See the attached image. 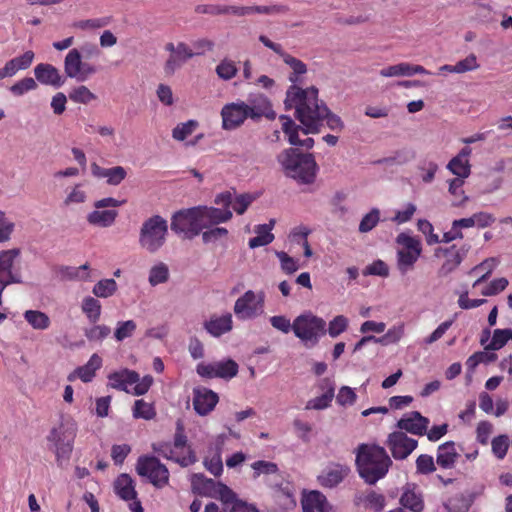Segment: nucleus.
Returning a JSON list of instances; mask_svg holds the SVG:
<instances>
[{
  "label": "nucleus",
  "instance_id": "6e6552de",
  "mask_svg": "<svg viewBox=\"0 0 512 512\" xmlns=\"http://www.w3.org/2000/svg\"><path fill=\"white\" fill-rule=\"evenodd\" d=\"M396 242L403 246L397 251V268L402 275L414 268L415 263L422 252L420 240L401 233L397 236Z\"/></svg>",
  "mask_w": 512,
  "mask_h": 512
},
{
  "label": "nucleus",
  "instance_id": "f03ea898",
  "mask_svg": "<svg viewBox=\"0 0 512 512\" xmlns=\"http://www.w3.org/2000/svg\"><path fill=\"white\" fill-rule=\"evenodd\" d=\"M231 210H221L213 206H195L175 212L171 217V230L192 239L205 228L228 222L232 218Z\"/></svg>",
  "mask_w": 512,
  "mask_h": 512
},
{
  "label": "nucleus",
  "instance_id": "e433bc0d",
  "mask_svg": "<svg viewBox=\"0 0 512 512\" xmlns=\"http://www.w3.org/2000/svg\"><path fill=\"white\" fill-rule=\"evenodd\" d=\"M257 236L249 240V247L251 249L266 246L274 240V235L270 232L269 226L258 225L255 227Z\"/></svg>",
  "mask_w": 512,
  "mask_h": 512
},
{
  "label": "nucleus",
  "instance_id": "13d9d810",
  "mask_svg": "<svg viewBox=\"0 0 512 512\" xmlns=\"http://www.w3.org/2000/svg\"><path fill=\"white\" fill-rule=\"evenodd\" d=\"M334 396L330 392H324L322 395L310 399L305 406L306 410H323L330 406Z\"/></svg>",
  "mask_w": 512,
  "mask_h": 512
},
{
  "label": "nucleus",
  "instance_id": "f8f14e48",
  "mask_svg": "<svg viewBox=\"0 0 512 512\" xmlns=\"http://www.w3.org/2000/svg\"><path fill=\"white\" fill-rule=\"evenodd\" d=\"M259 41L265 47L271 49L273 52L279 55L283 62L292 69L293 72L289 75V81L294 84L293 86H297L296 83L300 81L299 76L304 75L307 72L306 64L303 61L288 54L286 51H284L280 44L271 41L265 35H260Z\"/></svg>",
  "mask_w": 512,
  "mask_h": 512
},
{
  "label": "nucleus",
  "instance_id": "ea45409f",
  "mask_svg": "<svg viewBox=\"0 0 512 512\" xmlns=\"http://www.w3.org/2000/svg\"><path fill=\"white\" fill-rule=\"evenodd\" d=\"M117 283L114 279H102L93 287V294L96 297L108 298L117 291Z\"/></svg>",
  "mask_w": 512,
  "mask_h": 512
},
{
  "label": "nucleus",
  "instance_id": "0e129e2a",
  "mask_svg": "<svg viewBox=\"0 0 512 512\" xmlns=\"http://www.w3.org/2000/svg\"><path fill=\"white\" fill-rule=\"evenodd\" d=\"M417 472L420 474H429L436 470L434 459L427 454H421L416 459Z\"/></svg>",
  "mask_w": 512,
  "mask_h": 512
},
{
  "label": "nucleus",
  "instance_id": "49530a36",
  "mask_svg": "<svg viewBox=\"0 0 512 512\" xmlns=\"http://www.w3.org/2000/svg\"><path fill=\"white\" fill-rule=\"evenodd\" d=\"M496 359L497 355L495 353H488L486 350L478 351L467 359L466 366L470 372H473L480 363H490L496 361Z\"/></svg>",
  "mask_w": 512,
  "mask_h": 512
},
{
  "label": "nucleus",
  "instance_id": "f3484780",
  "mask_svg": "<svg viewBox=\"0 0 512 512\" xmlns=\"http://www.w3.org/2000/svg\"><path fill=\"white\" fill-rule=\"evenodd\" d=\"M246 106H248L246 109L249 118L254 121L259 120L261 117H265L268 120L276 118V113L272 108L270 100L263 94L251 96L246 102Z\"/></svg>",
  "mask_w": 512,
  "mask_h": 512
},
{
  "label": "nucleus",
  "instance_id": "bb28decb",
  "mask_svg": "<svg viewBox=\"0 0 512 512\" xmlns=\"http://www.w3.org/2000/svg\"><path fill=\"white\" fill-rule=\"evenodd\" d=\"M303 512H330L326 497L319 491H311L302 499Z\"/></svg>",
  "mask_w": 512,
  "mask_h": 512
},
{
  "label": "nucleus",
  "instance_id": "338daca9",
  "mask_svg": "<svg viewBox=\"0 0 512 512\" xmlns=\"http://www.w3.org/2000/svg\"><path fill=\"white\" fill-rule=\"evenodd\" d=\"M356 399V393L348 386H342L336 396V401L341 406L353 405Z\"/></svg>",
  "mask_w": 512,
  "mask_h": 512
},
{
  "label": "nucleus",
  "instance_id": "dca6fc26",
  "mask_svg": "<svg viewBox=\"0 0 512 512\" xmlns=\"http://www.w3.org/2000/svg\"><path fill=\"white\" fill-rule=\"evenodd\" d=\"M469 250V246H463L460 249H456V246L453 245L450 248L443 249L438 248L435 251V255L439 256L440 253L446 257L445 262L438 270V276L446 277L451 272H453L463 261Z\"/></svg>",
  "mask_w": 512,
  "mask_h": 512
},
{
  "label": "nucleus",
  "instance_id": "37998d69",
  "mask_svg": "<svg viewBox=\"0 0 512 512\" xmlns=\"http://www.w3.org/2000/svg\"><path fill=\"white\" fill-rule=\"evenodd\" d=\"M229 232L224 227H218L217 225L210 228H205L202 232V241L204 244L216 243L222 239H226Z\"/></svg>",
  "mask_w": 512,
  "mask_h": 512
},
{
  "label": "nucleus",
  "instance_id": "5701e85b",
  "mask_svg": "<svg viewBox=\"0 0 512 512\" xmlns=\"http://www.w3.org/2000/svg\"><path fill=\"white\" fill-rule=\"evenodd\" d=\"M34 57V52L28 50L22 55L7 61L5 65L0 68V80H3L7 77H13L17 74L18 71L28 69L34 60Z\"/></svg>",
  "mask_w": 512,
  "mask_h": 512
},
{
  "label": "nucleus",
  "instance_id": "09e8293b",
  "mask_svg": "<svg viewBox=\"0 0 512 512\" xmlns=\"http://www.w3.org/2000/svg\"><path fill=\"white\" fill-rule=\"evenodd\" d=\"M69 98L79 104H88L91 101L95 100L97 96L91 92L86 86L81 85L76 88H74L69 93Z\"/></svg>",
  "mask_w": 512,
  "mask_h": 512
},
{
  "label": "nucleus",
  "instance_id": "69168bd1",
  "mask_svg": "<svg viewBox=\"0 0 512 512\" xmlns=\"http://www.w3.org/2000/svg\"><path fill=\"white\" fill-rule=\"evenodd\" d=\"M404 334V327L394 326L389 329L382 337H379V343L382 345H389L397 343Z\"/></svg>",
  "mask_w": 512,
  "mask_h": 512
},
{
  "label": "nucleus",
  "instance_id": "aec40b11",
  "mask_svg": "<svg viewBox=\"0 0 512 512\" xmlns=\"http://www.w3.org/2000/svg\"><path fill=\"white\" fill-rule=\"evenodd\" d=\"M429 419L418 411L406 413L398 422L397 427L414 435L422 436L427 433Z\"/></svg>",
  "mask_w": 512,
  "mask_h": 512
},
{
  "label": "nucleus",
  "instance_id": "7c9ffc66",
  "mask_svg": "<svg viewBox=\"0 0 512 512\" xmlns=\"http://www.w3.org/2000/svg\"><path fill=\"white\" fill-rule=\"evenodd\" d=\"M117 216L118 212L116 210H100L95 208L94 211L87 215V222L96 227L107 228L115 223Z\"/></svg>",
  "mask_w": 512,
  "mask_h": 512
},
{
  "label": "nucleus",
  "instance_id": "20e7f679",
  "mask_svg": "<svg viewBox=\"0 0 512 512\" xmlns=\"http://www.w3.org/2000/svg\"><path fill=\"white\" fill-rule=\"evenodd\" d=\"M392 461L386 450L378 445L360 444L357 448L356 465L360 477L369 485L375 484L388 472Z\"/></svg>",
  "mask_w": 512,
  "mask_h": 512
},
{
  "label": "nucleus",
  "instance_id": "3c124183",
  "mask_svg": "<svg viewBox=\"0 0 512 512\" xmlns=\"http://www.w3.org/2000/svg\"><path fill=\"white\" fill-rule=\"evenodd\" d=\"M38 85L36 81L31 77H25L10 87V92L14 96H22L26 92L33 91L37 89Z\"/></svg>",
  "mask_w": 512,
  "mask_h": 512
},
{
  "label": "nucleus",
  "instance_id": "b1692460",
  "mask_svg": "<svg viewBox=\"0 0 512 512\" xmlns=\"http://www.w3.org/2000/svg\"><path fill=\"white\" fill-rule=\"evenodd\" d=\"M194 52L183 42H180L176 46V52L170 54L169 58L165 62L164 72L167 76H172L182 67V65L190 58L194 56Z\"/></svg>",
  "mask_w": 512,
  "mask_h": 512
},
{
  "label": "nucleus",
  "instance_id": "bf43d9fd",
  "mask_svg": "<svg viewBox=\"0 0 512 512\" xmlns=\"http://www.w3.org/2000/svg\"><path fill=\"white\" fill-rule=\"evenodd\" d=\"M237 71L238 69L235 63L228 59L222 60L216 67L217 75L223 80L232 79L236 75Z\"/></svg>",
  "mask_w": 512,
  "mask_h": 512
},
{
  "label": "nucleus",
  "instance_id": "423d86ee",
  "mask_svg": "<svg viewBox=\"0 0 512 512\" xmlns=\"http://www.w3.org/2000/svg\"><path fill=\"white\" fill-rule=\"evenodd\" d=\"M76 436L74 424L61 423L58 427L51 429L47 436L48 442L52 444L51 449L56 455L58 466L68 462L73 450V442Z\"/></svg>",
  "mask_w": 512,
  "mask_h": 512
},
{
  "label": "nucleus",
  "instance_id": "9b49d317",
  "mask_svg": "<svg viewBox=\"0 0 512 512\" xmlns=\"http://www.w3.org/2000/svg\"><path fill=\"white\" fill-rule=\"evenodd\" d=\"M264 292L246 291L234 305L235 315L242 320L254 319L264 312Z\"/></svg>",
  "mask_w": 512,
  "mask_h": 512
},
{
  "label": "nucleus",
  "instance_id": "a211bd4d",
  "mask_svg": "<svg viewBox=\"0 0 512 512\" xmlns=\"http://www.w3.org/2000/svg\"><path fill=\"white\" fill-rule=\"evenodd\" d=\"M218 400L217 393L208 388L197 387L193 389V407L196 413L201 416L209 414L218 403Z\"/></svg>",
  "mask_w": 512,
  "mask_h": 512
},
{
  "label": "nucleus",
  "instance_id": "2f4dec72",
  "mask_svg": "<svg viewBox=\"0 0 512 512\" xmlns=\"http://www.w3.org/2000/svg\"><path fill=\"white\" fill-rule=\"evenodd\" d=\"M354 502L356 505H363L374 512H380L385 506V497L375 491H369L367 494L358 493Z\"/></svg>",
  "mask_w": 512,
  "mask_h": 512
},
{
  "label": "nucleus",
  "instance_id": "cd10ccee",
  "mask_svg": "<svg viewBox=\"0 0 512 512\" xmlns=\"http://www.w3.org/2000/svg\"><path fill=\"white\" fill-rule=\"evenodd\" d=\"M115 493L124 501L135 500L137 492L135 484L130 475L126 473L120 474L114 481Z\"/></svg>",
  "mask_w": 512,
  "mask_h": 512
},
{
  "label": "nucleus",
  "instance_id": "c756f323",
  "mask_svg": "<svg viewBox=\"0 0 512 512\" xmlns=\"http://www.w3.org/2000/svg\"><path fill=\"white\" fill-rule=\"evenodd\" d=\"M101 365V357L98 356L97 354H93L90 357L89 361L85 365L78 367L73 374L69 375L68 379L71 381L73 377L76 375L83 382H90L94 378L96 370H98L101 367Z\"/></svg>",
  "mask_w": 512,
  "mask_h": 512
},
{
  "label": "nucleus",
  "instance_id": "603ef678",
  "mask_svg": "<svg viewBox=\"0 0 512 512\" xmlns=\"http://www.w3.org/2000/svg\"><path fill=\"white\" fill-rule=\"evenodd\" d=\"M492 452L498 459H503L510 447V439L507 435H499L495 437L492 442Z\"/></svg>",
  "mask_w": 512,
  "mask_h": 512
},
{
  "label": "nucleus",
  "instance_id": "7ed1b4c3",
  "mask_svg": "<svg viewBox=\"0 0 512 512\" xmlns=\"http://www.w3.org/2000/svg\"><path fill=\"white\" fill-rule=\"evenodd\" d=\"M277 162L284 175L299 184L314 183L319 169L312 153H303L295 147L284 149L279 153Z\"/></svg>",
  "mask_w": 512,
  "mask_h": 512
},
{
  "label": "nucleus",
  "instance_id": "39448f33",
  "mask_svg": "<svg viewBox=\"0 0 512 512\" xmlns=\"http://www.w3.org/2000/svg\"><path fill=\"white\" fill-rule=\"evenodd\" d=\"M167 236V220L160 215H153L143 221L138 243L146 252L155 254L165 245Z\"/></svg>",
  "mask_w": 512,
  "mask_h": 512
},
{
  "label": "nucleus",
  "instance_id": "4be33fe9",
  "mask_svg": "<svg viewBox=\"0 0 512 512\" xmlns=\"http://www.w3.org/2000/svg\"><path fill=\"white\" fill-rule=\"evenodd\" d=\"M34 75L36 80L44 85L58 88L65 83V77L60 74L55 66L48 63H40L35 66Z\"/></svg>",
  "mask_w": 512,
  "mask_h": 512
},
{
  "label": "nucleus",
  "instance_id": "473e14b6",
  "mask_svg": "<svg viewBox=\"0 0 512 512\" xmlns=\"http://www.w3.org/2000/svg\"><path fill=\"white\" fill-rule=\"evenodd\" d=\"M82 56L78 49H71L64 59V72L66 77L76 79L80 74L82 66Z\"/></svg>",
  "mask_w": 512,
  "mask_h": 512
},
{
  "label": "nucleus",
  "instance_id": "f704fd0d",
  "mask_svg": "<svg viewBox=\"0 0 512 512\" xmlns=\"http://www.w3.org/2000/svg\"><path fill=\"white\" fill-rule=\"evenodd\" d=\"M24 318L36 330H46L51 323L49 316L39 310L25 311Z\"/></svg>",
  "mask_w": 512,
  "mask_h": 512
},
{
  "label": "nucleus",
  "instance_id": "c85d7f7f",
  "mask_svg": "<svg viewBox=\"0 0 512 512\" xmlns=\"http://www.w3.org/2000/svg\"><path fill=\"white\" fill-rule=\"evenodd\" d=\"M458 457L459 454L456 451L455 443L448 441L438 447L436 462L444 469H451L454 467Z\"/></svg>",
  "mask_w": 512,
  "mask_h": 512
},
{
  "label": "nucleus",
  "instance_id": "79ce46f5",
  "mask_svg": "<svg viewBox=\"0 0 512 512\" xmlns=\"http://www.w3.org/2000/svg\"><path fill=\"white\" fill-rule=\"evenodd\" d=\"M215 366L217 378L231 379L238 373V364L232 359L215 362Z\"/></svg>",
  "mask_w": 512,
  "mask_h": 512
},
{
  "label": "nucleus",
  "instance_id": "1a4fd4ad",
  "mask_svg": "<svg viewBox=\"0 0 512 512\" xmlns=\"http://www.w3.org/2000/svg\"><path fill=\"white\" fill-rule=\"evenodd\" d=\"M136 472L147 477L156 488H163L169 482V470L154 456H141L137 460Z\"/></svg>",
  "mask_w": 512,
  "mask_h": 512
},
{
  "label": "nucleus",
  "instance_id": "4468645a",
  "mask_svg": "<svg viewBox=\"0 0 512 512\" xmlns=\"http://www.w3.org/2000/svg\"><path fill=\"white\" fill-rule=\"evenodd\" d=\"M417 440L408 437L402 431H395L389 434L387 446L395 459L407 458L417 447Z\"/></svg>",
  "mask_w": 512,
  "mask_h": 512
},
{
  "label": "nucleus",
  "instance_id": "4d7b16f0",
  "mask_svg": "<svg viewBox=\"0 0 512 512\" xmlns=\"http://www.w3.org/2000/svg\"><path fill=\"white\" fill-rule=\"evenodd\" d=\"M380 220V212L377 208L372 209L369 213H367L359 224V231L361 233H367L371 231Z\"/></svg>",
  "mask_w": 512,
  "mask_h": 512
},
{
  "label": "nucleus",
  "instance_id": "a19ab883",
  "mask_svg": "<svg viewBox=\"0 0 512 512\" xmlns=\"http://www.w3.org/2000/svg\"><path fill=\"white\" fill-rule=\"evenodd\" d=\"M472 504L470 498L462 494L455 495L445 503V508L448 512H468Z\"/></svg>",
  "mask_w": 512,
  "mask_h": 512
},
{
  "label": "nucleus",
  "instance_id": "c03bdc74",
  "mask_svg": "<svg viewBox=\"0 0 512 512\" xmlns=\"http://www.w3.org/2000/svg\"><path fill=\"white\" fill-rule=\"evenodd\" d=\"M400 503L413 512H421L424 507L421 497L411 490H407L402 494Z\"/></svg>",
  "mask_w": 512,
  "mask_h": 512
},
{
  "label": "nucleus",
  "instance_id": "6e6d98bb",
  "mask_svg": "<svg viewBox=\"0 0 512 512\" xmlns=\"http://www.w3.org/2000/svg\"><path fill=\"white\" fill-rule=\"evenodd\" d=\"M111 20H112V18L109 16L102 17V18H95V19L80 20V21L75 22L73 24V26L75 28H79L82 30L99 29V28L109 25Z\"/></svg>",
  "mask_w": 512,
  "mask_h": 512
},
{
  "label": "nucleus",
  "instance_id": "c9c22d12",
  "mask_svg": "<svg viewBox=\"0 0 512 512\" xmlns=\"http://www.w3.org/2000/svg\"><path fill=\"white\" fill-rule=\"evenodd\" d=\"M512 340V328L495 329L493 332L492 340L489 344L485 345L486 351H496L506 345L508 341Z\"/></svg>",
  "mask_w": 512,
  "mask_h": 512
},
{
  "label": "nucleus",
  "instance_id": "58836bf2",
  "mask_svg": "<svg viewBox=\"0 0 512 512\" xmlns=\"http://www.w3.org/2000/svg\"><path fill=\"white\" fill-rule=\"evenodd\" d=\"M497 264L498 261L496 258H487L480 264L473 267L469 272L470 274L483 272V274L473 283V287H476L480 283L486 281L490 274L492 273V271L494 270V268L497 266Z\"/></svg>",
  "mask_w": 512,
  "mask_h": 512
},
{
  "label": "nucleus",
  "instance_id": "a18cd8bd",
  "mask_svg": "<svg viewBox=\"0 0 512 512\" xmlns=\"http://www.w3.org/2000/svg\"><path fill=\"white\" fill-rule=\"evenodd\" d=\"M169 269L166 264L159 263L153 266L149 272V283L151 286H156L168 281Z\"/></svg>",
  "mask_w": 512,
  "mask_h": 512
},
{
  "label": "nucleus",
  "instance_id": "9d476101",
  "mask_svg": "<svg viewBox=\"0 0 512 512\" xmlns=\"http://www.w3.org/2000/svg\"><path fill=\"white\" fill-rule=\"evenodd\" d=\"M192 484L201 494L220 499L222 505L231 504L235 500L236 494L225 484L213 479L206 478L203 474H194Z\"/></svg>",
  "mask_w": 512,
  "mask_h": 512
},
{
  "label": "nucleus",
  "instance_id": "0eeeda50",
  "mask_svg": "<svg viewBox=\"0 0 512 512\" xmlns=\"http://www.w3.org/2000/svg\"><path fill=\"white\" fill-rule=\"evenodd\" d=\"M292 330L307 347L319 342L321 335L326 333V322L311 313L301 314L292 323Z\"/></svg>",
  "mask_w": 512,
  "mask_h": 512
},
{
  "label": "nucleus",
  "instance_id": "72a5a7b5",
  "mask_svg": "<svg viewBox=\"0 0 512 512\" xmlns=\"http://www.w3.org/2000/svg\"><path fill=\"white\" fill-rule=\"evenodd\" d=\"M206 330L213 336L219 337L232 329V316L226 314L221 317L211 318L205 323Z\"/></svg>",
  "mask_w": 512,
  "mask_h": 512
},
{
  "label": "nucleus",
  "instance_id": "052dcab7",
  "mask_svg": "<svg viewBox=\"0 0 512 512\" xmlns=\"http://www.w3.org/2000/svg\"><path fill=\"white\" fill-rule=\"evenodd\" d=\"M275 254L280 261L281 269L284 273L290 275L299 269L297 261L290 257L286 252L276 251Z\"/></svg>",
  "mask_w": 512,
  "mask_h": 512
},
{
  "label": "nucleus",
  "instance_id": "393cba45",
  "mask_svg": "<svg viewBox=\"0 0 512 512\" xmlns=\"http://www.w3.org/2000/svg\"><path fill=\"white\" fill-rule=\"evenodd\" d=\"M108 379L109 385L112 388L129 393L130 391L128 389V386L138 382L139 374L129 369H123L111 373L108 376Z\"/></svg>",
  "mask_w": 512,
  "mask_h": 512
},
{
  "label": "nucleus",
  "instance_id": "f257e3e1",
  "mask_svg": "<svg viewBox=\"0 0 512 512\" xmlns=\"http://www.w3.org/2000/svg\"><path fill=\"white\" fill-rule=\"evenodd\" d=\"M285 109L295 108V117L303 128V134H317L323 126V121L329 129L340 132L344 129V123L341 118L332 113L327 105L318 99V89L311 86L302 89L299 86H290L286 92L284 101Z\"/></svg>",
  "mask_w": 512,
  "mask_h": 512
},
{
  "label": "nucleus",
  "instance_id": "8fccbe9b",
  "mask_svg": "<svg viewBox=\"0 0 512 512\" xmlns=\"http://www.w3.org/2000/svg\"><path fill=\"white\" fill-rule=\"evenodd\" d=\"M447 168L457 176V178H460L464 180L470 175V164L469 161H463L460 158H452Z\"/></svg>",
  "mask_w": 512,
  "mask_h": 512
},
{
  "label": "nucleus",
  "instance_id": "e2e57ef3",
  "mask_svg": "<svg viewBox=\"0 0 512 512\" xmlns=\"http://www.w3.org/2000/svg\"><path fill=\"white\" fill-rule=\"evenodd\" d=\"M410 64L399 63L380 70L382 77L410 76Z\"/></svg>",
  "mask_w": 512,
  "mask_h": 512
},
{
  "label": "nucleus",
  "instance_id": "6ab92c4d",
  "mask_svg": "<svg viewBox=\"0 0 512 512\" xmlns=\"http://www.w3.org/2000/svg\"><path fill=\"white\" fill-rule=\"evenodd\" d=\"M18 249L4 250L0 252V278L8 284L21 283V274L14 271V261L18 257Z\"/></svg>",
  "mask_w": 512,
  "mask_h": 512
},
{
  "label": "nucleus",
  "instance_id": "412c9836",
  "mask_svg": "<svg viewBox=\"0 0 512 512\" xmlns=\"http://www.w3.org/2000/svg\"><path fill=\"white\" fill-rule=\"evenodd\" d=\"M280 120H283L282 130L288 136V141L293 146H301L306 149H311L314 145L313 138H306L301 140L299 138V132L303 133L305 126L297 125L289 116L281 115Z\"/></svg>",
  "mask_w": 512,
  "mask_h": 512
},
{
  "label": "nucleus",
  "instance_id": "de8ad7c7",
  "mask_svg": "<svg viewBox=\"0 0 512 512\" xmlns=\"http://www.w3.org/2000/svg\"><path fill=\"white\" fill-rule=\"evenodd\" d=\"M156 412L152 404L144 400H136L133 407V417L151 420L155 417Z\"/></svg>",
  "mask_w": 512,
  "mask_h": 512
},
{
  "label": "nucleus",
  "instance_id": "864d4df0",
  "mask_svg": "<svg viewBox=\"0 0 512 512\" xmlns=\"http://www.w3.org/2000/svg\"><path fill=\"white\" fill-rule=\"evenodd\" d=\"M137 328L133 320L120 321L114 332V337L117 341L121 342L124 339L131 337Z\"/></svg>",
  "mask_w": 512,
  "mask_h": 512
},
{
  "label": "nucleus",
  "instance_id": "774afa93",
  "mask_svg": "<svg viewBox=\"0 0 512 512\" xmlns=\"http://www.w3.org/2000/svg\"><path fill=\"white\" fill-rule=\"evenodd\" d=\"M110 332V328L106 325H95L85 331V336L89 341H100L105 339Z\"/></svg>",
  "mask_w": 512,
  "mask_h": 512
},
{
  "label": "nucleus",
  "instance_id": "2eb2a0df",
  "mask_svg": "<svg viewBox=\"0 0 512 512\" xmlns=\"http://www.w3.org/2000/svg\"><path fill=\"white\" fill-rule=\"evenodd\" d=\"M349 473L350 468L347 465L330 463L317 476V481L324 488H334L343 482Z\"/></svg>",
  "mask_w": 512,
  "mask_h": 512
},
{
  "label": "nucleus",
  "instance_id": "5fc2aeb1",
  "mask_svg": "<svg viewBox=\"0 0 512 512\" xmlns=\"http://www.w3.org/2000/svg\"><path fill=\"white\" fill-rule=\"evenodd\" d=\"M348 328V319L343 315L334 317L328 324L327 332L332 338L338 337Z\"/></svg>",
  "mask_w": 512,
  "mask_h": 512
},
{
  "label": "nucleus",
  "instance_id": "4c0bfd02",
  "mask_svg": "<svg viewBox=\"0 0 512 512\" xmlns=\"http://www.w3.org/2000/svg\"><path fill=\"white\" fill-rule=\"evenodd\" d=\"M82 311L91 323H96L101 315V304L96 298L87 296L83 299Z\"/></svg>",
  "mask_w": 512,
  "mask_h": 512
},
{
  "label": "nucleus",
  "instance_id": "680f3d73",
  "mask_svg": "<svg viewBox=\"0 0 512 512\" xmlns=\"http://www.w3.org/2000/svg\"><path fill=\"white\" fill-rule=\"evenodd\" d=\"M196 127L197 122L194 120H189L186 123H181L177 125L172 131V136L174 139L178 141H183L193 133Z\"/></svg>",
  "mask_w": 512,
  "mask_h": 512
},
{
  "label": "nucleus",
  "instance_id": "a878e982",
  "mask_svg": "<svg viewBox=\"0 0 512 512\" xmlns=\"http://www.w3.org/2000/svg\"><path fill=\"white\" fill-rule=\"evenodd\" d=\"M91 172L97 178H106L109 185H119L126 177L127 172L122 166L102 168L97 163L91 164Z\"/></svg>",
  "mask_w": 512,
  "mask_h": 512
},
{
  "label": "nucleus",
  "instance_id": "ddd939ff",
  "mask_svg": "<svg viewBox=\"0 0 512 512\" xmlns=\"http://www.w3.org/2000/svg\"><path fill=\"white\" fill-rule=\"evenodd\" d=\"M246 102H232L223 106L221 110L222 127L224 130H234L240 127L249 118Z\"/></svg>",
  "mask_w": 512,
  "mask_h": 512
}]
</instances>
